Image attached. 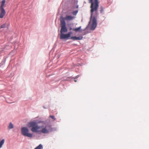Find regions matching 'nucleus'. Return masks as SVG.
<instances>
[{
  "mask_svg": "<svg viewBox=\"0 0 149 149\" xmlns=\"http://www.w3.org/2000/svg\"><path fill=\"white\" fill-rule=\"evenodd\" d=\"M43 147L42 145L40 144L38 146L36 147L34 149H43Z\"/></svg>",
  "mask_w": 149,
  "mask_h": 149,
  "instance_id": "nucleus-14",
  "label": "nucleus"
},
{
  "mask_svg": "<svg viewBox=\"0 0 149 149\" xmlns=\"http://www.w3.org/2000/svg\"><path fill=\"white\" fill-rule=\"evenodd\" d=\"M6 2L5 0H3L1 2V4L0 6V8H4L3 6L5 4Z\"/></svg>",
  "mask_w": 149,
  "mask_h": 149,
  "instance_id": "nucleus-16",
  "label": "nucleus"
},
{
  "mask_svg": "<svg viewBox=\"0 0 149 149\" xmlns=\"http://www.w3.org/2000/svg\"><path fill=\"white\" fill-rule=\"evenodd\" d=\"M81 27V26H80L75 28H73L72 31H75L76 32H81L82 31V29Z\"/></svg>",
  "mask_w": 149,
  "mask_h": 149,
  "instance_id": "nucleus-11",
  "label": "nucleus"
},
{
  "mask_svg": "<svg viewBox=\"0 0 149 149\" xmlns=\"http://www.w3.org/2000/svg\"><path fill=\"white\" fill-rule=\"evenodd\" d=\"M67 34L68 40L72 39L73 40H81L83 39V36H80L78 37H77L76 36H71V35L72 34V32L71 31Z\"/></svg>",
  "mask_w": 149,
  "mask_h": 149,
  "instance_id": "nucleus-5",
  "label": "nucleus"
},
{
  "mask_svg": "<svg viewBox=\"0 0 149 149\" xmlns=\"http://www.w3.org/2000/svg\"><path fill=\"white\" fill-rule=\"evenodd\" d=\"M6 23H4L2 25H1V26L0 27V29L3 28H5L6 27Z\"/></svg>",
  "mask_w": 149,
  "mask_h": 149,
  "instance_id": "nucleus-19",
  "label": "nucleus"
},
{
  "mask_svg": "<svg viewBox=\"0 0 149 149\" xmlns=\"http://www.w3.org/2000/svg\"><path fill=\"white\" fill-rule=\"evenodd\" d=\"M60 21L61 29L60 33H67L68 31V29L66 26V23L64 19Z\"/></svg>",
  "mask_w": 149,
  "mask_h": 149,
  "instance_id": "nucleus-4",
  "label": "nucleus"
},
{
  "mask_svg": "<svg viewBox=\"0 0 149 149\" xmlns=\"http://www.w3.org/2000/svg\"><path fill=\"white\" fill-rule=\"evenodd\" d=\"M73 26V24L71 23H69L67 24V28L68 29H69L70 31L71 30H72L73 29L72 28V27Z\"/></svg>",
  "mask_w": 149,
  "mask_h": 149,
  "instance_id": "nucleus-12",
  "label": "nucleus"
},
{
  "mask_svg": "<svg viewBox=\"0 0 149 149\" xmlns=\"http://www.w3.org/2000/svg\"><path fill=\"white\" fill-rule=\"evenodd\" d=\"M88 27V26H87L84 29L82 30V31H85L86 29H87Z\"/></svg>",
  "mask_w": 149,
  "mask_h": 149,
  "instance_id": "nucleus-24",
  "label": "nucleus"
},
{
  "mask_svg": "<svg viewBox=\"0 0 149 149\" xmlns=\"http://www.w3.org/2000/svg\"><path fill=\"white\" fill-rule=\"evenodd\" d=\"M21 132L22 134L24 136L29 138L33 137V134L29 133V130L27 127H22L21 129Z\"/></svg>",
  "mask_w": 149,
  "mask_h": 149,
  "instance_id": "nucleus-3",
  "label": "nucleus"
},
{
  "mask_svg": "<svg viewBox=\"0 0 149 149\" xmlns=\"http://www.w3.org/2000/svg\"><path fill=\"white\" fill-rule=\"evenodd\" d=\"M5 142V139H3L0 141V148H1Z\"/></svg>",
  "mask_w": 149,
  "mask_h": 149,
  "instance_id": "nucleus-15",
  "label": "nucleus"
},
{
  "mask_svg": "<svg viewBox=\"0 0 149 149\" xmlns=\"http://www.w3.org/2000/svg\"><path fill=\"white\" fill-rule=\"evenodd\" d=\"M88 27V26H87L84 29L82 30V31H85L86 29H87Z\"/></svg>",
  "mask_w": 149,
  "mask_h": 149,
  "instance_id": "nucleus-26",
  "label": "nucleus"
},
{
  "mask_svg": "<svg viewBox=\"0 0 149 149\" xmlns=\"http://www.w3.org/2000/svg\"><path fill=\"white\" fill-rule=\"evenodd\" d=\"M1 12L0 14V18H3L6 14V11L4 8H0Z\"/></svg>",
  "mask_w": 149,
  "mask_h": 149,
  "instance_id": "nucleus-10",
  "label": "nucleus"
},
{
  "mask_svg": "<svg viewBox=\"0 0 149 149\" xmlns=\"http://www.w3.org/2000/svg\"><path fill=\"white\" fill-rule=\"evenodd\" d=\"M78 10H77L75 11H73L72 13V14L74 15H76L77 14V13H78Z\"/></svg>",
  "mask_w": 149,
  "mask_h": 149,
  "instance_id": "nucleus-18",
  "label": "nucleus"
},
{
  "mask_svg": "<svg viewBox=\"0 0 149 149\" xmlns=\"http://www.w3.org/2000/svg\"><path fill=\"white\" fill-rule=\"evenodd\" d=\"M103 12V8L102 6H101L100 12L101 13H102Z\"/></svg>",
  "mask_w": 149,
  "mask_h": 149,
  "instance_id": "nucleus-20",
  "label": "nucleus"
},
{
  "mask_svg": "<svg viewBox=\"0 0 149 149\" xmlns=\"http://www.w3.org/2000/svg\"><path fill=\"white\" fill-rule=\"evenodd\" d=\"M78 7H79V5H77L76 6V8H78Z\"/></svg>",
  "mask_w": 149,
  "mask_h": 149,
  "instance_id": "nucleus-29",
  "label": "nucleus"
},
{
  "mask_svg": "<svg viewBox=\"0 0 149 149\" xmlns=\"http://www.w3.org/2000/svg\"><path fill=\"white\" fill-rule=\"evenodd\" d=\"M77 80H76V79H75V80H74V81H75V82H77Z\"/></svg>",
  "mask_w": 149,
  "mask_h": 149,
  "instance_id": "nucleus-30",
  "label": "nucleus"
},
{
  "mask_svg": "<svg viewBox=\"0 0 149 149\" xmlns=\"http://www.w3.org/2000/svg\"><path fill=\"white\" fill-rule=\"evenodd\" d=\"M88 27V26H87L84 29L82 30V31H85L86 29H87Z\"/></svg>",
  "mask_w": 149,
  "mask_h": 149,
  "instance_id": "nucleus-25",
  "label": "nucleus"
},
{
  "mask_svg": "<svg viewBox=\"0 0 149 149\" xmlns=\"http://www.w3.org/2000/svg\"><path fill=\"white\" fill-rule=\"evenodd\" d=\"M80 75H81L80 74L76 76H75V77H74V79H77V78H78Z\"/></svg>",
  "mask_w": 149,
  "mask_h": 149,
  "instance_id": "nucleus-22",
  "label": "nucleus"
},
{
  "mask_svg": "<svg viewBox=\"0 0 149 149\" xmlns=\"http://www.w3.org/2000/svg\"><path fill=\"white\" fill-rule=\"evenodd\" d=\"M88 27V26H87L84 29L82 30V31H85L86 29H87Z\"/></svg>",
  "mask_w": 149,
  "mask_h": 149,
  "instance_id": "nucleus-27",
  "label": "nucleus"
},
{
  "mask_svg": "<svg viewBox=\"0 0 149 149\" xmlns=\"http://www.w3.org/2000/svg\"><path fill=\"white\" fill-rule=\"evenodd\" d=\"M7 58V57H5V56L4 57L1 62V65H3L5 64Z\"/></svg>",
  "mask_w": 149,
  "mask_h": 149,
  "instance_id": "nucleus-13",
  "label": "nucleus"
},
{
  "mask_svg": "<svg viewBox=\"0 0 149 149\" xmlns=\"http://www.w3.org/2000/svg\"><path fill=\"white\" fill-rule=\"evenodd\" d=\"M50 117L54 120H56V118H55V116H54L50 115Z\"/></svg>",
  "mask_w": 149,
  "mask_h": 149,
  "instance_id": "nucleus-21",
  "label": "nucleus"
},
{
  "mask_svg": "<svg viewBox=\"0 0 149 149\" xmlns=\"http://www.w3.org/2000/svg\"><path fill=\"white\" fill-rule=\"evenodd\" d=\"M60 33V39L61 40H68V36L67 33Z\"/></svg>",
  "mask_w": 149,
  "mask_h": 149,
  "instance_id": "nucleus-9",
  "label": "nucleus"
},
{
  "mask_svg": "<svg viewBox=\"0 0 149 149\" xmlns=\"http://www.w3.org/2000/svg\"><path fill=\"white\" fill-rule=\"evenodd\" d=\"M51 125L47 124L41 130V132L43 134H47L49 133V131H52V128Z\"/></svg>",
  "mask_w": 149,
  "mask_h": 149,
  "instance_id": "nucleus-6",
  "label": "nucleus"
},
{
  "mask_svg": "<svg viewBox=\"0 0 149 149\" xmlns=\"http://www.w3.org/2000/svg\"><path fill=\"white\" fill-rule=\"evenodd\" d=\"M43 107L45 109H47V108L46 107L44 106H43Z\"/></svg>",
  "mask_w": 149,
  "mask_h": 149,
  "instance_id": "nucleus-28",
  "label": "nucleus"
},
{
  "mask_svg": "<svg viewBox=\"0 0 149 149\" xmlns=\"http://www.w3.org/2000/svg\"><path fill=\"white\" fill-rule=\"evenodd\" d=\"M40 122H37L36 120L29 122L27 124V127L29 128H31V131L34 133H38L39 132V130L42 128V126L40 125L38 123Z\"/></svg>",
  "mask_w": 149,
  "mask_h": 149,
  "instance_id": "nucleus-2",
  "label": "nucleus"
},
{
  "mask_svg": "<svg viewBox=\"0 0 149 149\" xmlns=\"http://www.w3.org/2000/svg\"><path fill=\"white\" fill-rule=\"evenodd\" d=\"M74 17L70 15H66L65 17H63L62 15L60 17V21L64 19V20H66L67 21H70L73 19Z\"/></svg>",
  "mask_w": 149,
  "mask_h": 149,
  "instance_id": "nucleus-7",
  "label": "nucleus"
},
{
  "mask_svg": "<svg viewBox=\"0 0 149 149\" xmlns=\"http://www.w3.org/2000/svg\"><path fill=\"white\" fill-rule=\"evenodd\" d=\"M37 122L40 121V122L38 123L39 125L42 126V128L44 127L46 125L48 124V121L47 120H45V121H42L40 120H36Z\"/></svg>",
  "mask_w": 149,
  "mask_h": 149,
  "instance_id": "nucleus-8",
  "label": "nucleus"
},
{
  "mask_svg": "<svg viewBox=\"0 0 149 149\" xmlns=\"http://www.w3.org/2000/svg\"><path fill=\"white\" fill-rule=\"evenodd\" d=\"M89 33V32L86 31L85 32H84V33L83 34V35H81L80 36H82L83 37V36L87 34V33Z\"/></svg>",
  "mask_w": 149,
  "mask_h": 149,
  "instance_id": "nucleus-23",
  "label": "nucleus"
},
{
  "mask_svg": "<svg viewBox=\"0 0 149 149\" xmlns=\"http://www.w3.org/2000/svg\"><path fill=\"white\" fill-rule=\"evenodd\" d=\"M14 127L13 124L12 123L10 122L8 126V128L9 129H13Z\"/></svg>",
  "mask_w": 149,
  "mask_h": 149,
  "instance_id": "nucleus-17",
  "label": "nucleus"
},
{
  "mask_svg": "<svg viewBox=\"0 0 149 149\" xmlns=\"http://www.w3.org/2000/svg\"><path fill=\"white\" fill-rule=\"evenodd\" d=\"M89 2L91 4L90 7V20L89 23V24L92 21V24L90 29L91 30H94L97 25V19L99 15L98 11L99 2L98 0H89Z\"/></svg>",
  "mask_w": 149,
  "mask_h": 149,
  "instance_id": "nucleus-1",
  "label": "nucleus"
}]
</instances>
